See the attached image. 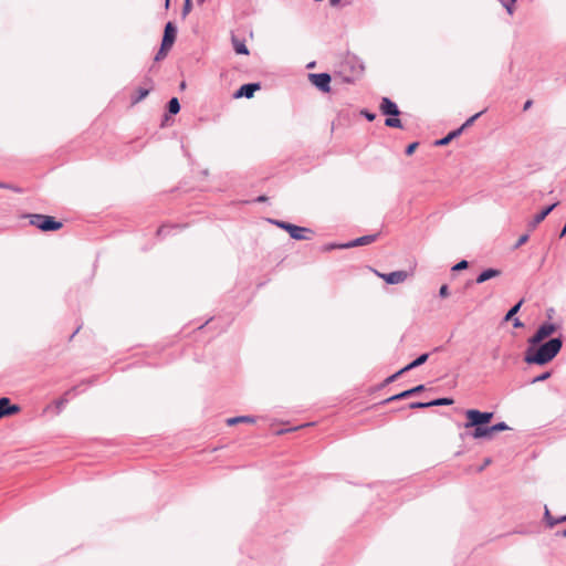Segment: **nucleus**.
Segmentation results:
<instances>
[{
	"label": "nucleus",
	"instance_id": "603ef678",
	"mask_svg": "<svg viewBox=\"0 0 566 566\" xmlns=\"http://www.w3.org/2000/svg\"><path fill=\"white\" fill-rule=\"evenodd\" d=\"M180 87H181V88H185V87H186V83H185V82H182V83L180 84Z\"/></svg>",
	"mask_w": 566,
	"mask_h": 566
},
{
	"label": "nucleus",
	"instance_id": "f704fd0d",
	"mask_svg": "<svg viewBox=\"0 0 566 566\" xmlns=\"http://www.w3.org/2000/svg\"><path fill=\"white\" fill-rule=\"evenodd\" d=\"M528 240V234H523L518 238V240L516 241V243L514 244V249H518L520 247H522L523 244H525Z\"/></svg>",
	"mask_w": 566,
	"mask_h": 566
},
{
	"label": "nucleus",
	"instance_id": "a211bd4d",
	"mask_svg": "<svg viewBox=\"0 0 566 566\" xmlns=\"http://www.w3.org/2000/svg\"><path fill=\"white\" fill-rule=\"evenodd\" d=\"M428 358H429V354L428 353L421 354L415 360H412L411 363L406 365L403 367V370H406V373H407V371H409L411 369H415V368L423 365L428 360Z\"/></svg>",
	"mask_w": 566,
	"mask_h": 566
},
{
	"label": "nucleus",
	"instance_id": "b1692460",
	"mask_svg": "<svg viewBox=\"0 0 566 566\" xmlns=\"http://www.w3.org/2000/svg\"><path fill=\"white\" fill-rule=\"evenodd\" d=\"M544 516H545V520L547 522V524L553 527L554 525L560 523V522H564L566 521V515L565 516H562L557 520H554L549 513V510L547 509V506L545 505V513H544Z\"/></svg>",
	"mask_w": 566,
	"mask_h": 566
},
{
	"label": "nucleus",
	"instance_id": "f257e3e1",
	"mask_svg": "<svg viewBox=\"0 0 566 566\" xmlns=\"http://www.w3.org/2000/svg\"><path fill=\"white\" fill-rule=\"evenodd\" d=\"M538 345V347L530 345L526 349L524 360L527 364L545 365L553 360L562 349L563 339L554 337Z\"/></svg>",
	"mask_w": 566,
	"mask_h": 566
},
{
	"label": "nucleus",
	"instance_id": "9b49d317",
	"mask_svg": "<svg viewBox=\"0 0 566 566\" xmlns=\"http://www.w3.org/2000/svg\"><path fill=\"white\" fill-rule=\"evenodd\" d=\"M388 284H399L407 280V271H394L386 274L377 273Z\"/></svg>",
	"mask_w": 566,
	"mask_h": 566
},
{
	"label": "nucleus",
	"instance_id": "49530a36",
	"mask_svg": "<svg viewBox=\"0 0 566 566\" xmlns=\"http://www.w3.org/2000/svg\"><path fill=\"white\" fill-rule=\"evenodd\" d=\"M0 188L8 189L9 186L7 184L0 182Z\"/></svg>",
	"mask_w": 566,
	"mask_h": 566
},
{
	"label": "nucleus",
	"instance_id": "412c9836",
	"mask_svg": "<svg viewBox=\"0 0 566 566\" xmlns=\"http://www.w3.org/2000/svg\"><path fill=\"white\" fill-rule=\"evenodd\" d=\"M75 390H76V388H75V387H74V388H72V389H70V390H69V391H66V392H65V394H64L60 399H57V400L55 401V408H56V412H57V413H60V412L63 410V408L65 407V405L69 402V398H67V396H69L70 394L75 392Z\"/></svg>",
	"mask_w": 566,
	"mask_h": 566
},
{
	"label": "nucleus",
	"instance_id": "de8ad7c7",
	"mask_svg": "<svg viewBox=\"0 0 566 566\" xmlns=\"http://www.w3.org/2000/svg\"><path fill=\"white\" fill-rule=\"evenodd\" d=\"M314 65H315V62H311V63H308V64H307V66H306V67H307V69H312V67H314Z\"/></svg>",
	"mask_w": 566,
	"mask_h": 566
},
{
	"label": "nucleus",
	"instance_id": "423d86ee",
	"mask_svg": "<svg viewBox=\"0 0 566 566\" xmlns=\"http://www.w3.org/2000/svg\"><path fill=\"white\" fill-rule=\"evenodd\" d=\"M308 80L319 91L327 93L331 91V75L328 73H310Z\"/></svg>",
	"mask_w": 566,
	"mask_h": 566
},
{
	"label": "nucleus",
	"instance_id": "c756f323",
	"mask_svg": "<svg viewBox=\"0 0 566 566\" xmlns=\"http://www.w3.org/2000/svg\"><path fill=\"white\" fill-rule=\"evenodd\" d=\"M170 49H165L164 44L161 43L159 51L155 55V61L164 60Z\"/></svg>",
	"mask_w": 566,
	"mask_h": 566
},
{
	"label": "nucleus",
	"instance_id": "58836bf2",
	"mask_svg": "<svg viewBox=\"0 0 566 566\" xmlns=\"http://www.w3.org/2000/svg\"><path fill=\"white\" fill-rule=\"evenodd\" d=\"M403 373H406V370H403V368H401L400 370H398L396 374L389 376L387 379H386V382H391V381H395L400 375H402Z\"/></svg>",
	"mask_w": 566,
	"mask_h": 566
},
{
	"label": "nucleus",
	"instance_id": "c9c22d12",
	"mask_svg": "<svg viewBox=\"0 0 566 566\" xmlns=\"http://www.w3.org/2000/svg\"><path fill=\"white\" fill-rule=\"evenodd\" d=\"M418 145L419 144L417 142L409 144L405 150L406 155H408V156L412 155L415 153V150L417 149Z\"/></svg>",
	"mask_w": 566,
	"mask_h": 566
},
{
	"label": "nucleus",
	"instance_id": "37998d69",
	"mask_svg": "<svg viewBox=\"0 0 566 566\" xmlns=\"http://www.w3.org/2000/svg\"><path fill=\"white\" fill-rule=\"evenodd\" d=\"M266 199H268V198H266L265 196H259V197L255 199V201H256V202H264V201H266Z\"/></svg>",
	"mask_w": 566,
	"mask_h": 566
},
{
	"label": "nucleus",
	"instance_id": "a19ab883",
	"mask_svg": "<svg viewBox=\"0 0 566 566\" xmlns=\"http://www.w3.org/2000/svg\"><path fill=\"white\" fill-rule=\"evenodd\" d=\"M513 326L516 328H520V327H523V323L518 318H515Z\"/></svg>",
	"mask_w": 566,
	"mask_h": 566
},
{
	"label": "nucleus",
	"instance_id": "2eb2a0df",
	"mask_svg": "<svg viewBox=\"0 0 566 566\" xmlns=\"http://www.w3.org/2000/svg\"><path fill=\"white\" fill-rule=\"evenodd\" d=\"M312 233V230L308 228L300 227L292 224L289 234L294 240H310V237L305 235L304 233Z\"/></svg>",
	"mask_w": 566,
	"mask_h": 566
},
{
	"label": "nucleus",
	"instance_id": "20e7f679",
	"mask_svg": "<svg viewBox=\"0 0 566 566\" xmlns=\"http://www.w3.org/2000/svg\"><path fill=\"white\" fill-rule=\"evenodd\" d=\"M30 223L38 229L48 232V231H56L62 228V222L56 221L51 216H44V214H29Z\"/></svg>",
	"mask_w": 566,
	"mask_h": 566
},
{
	"label": "nucleus",
	"instance_id": "393cba45",
	"mask_svg": "<svg viewBox=\"0 0 566 566\" xmlns=\"http://www.w3.org/2000/svg\"><path fill=\"white\" fill-rule=\"evenodd\" d=\"M523 304V301L521 300L520 302H517L514 306H512L509 312L505 314L504 316V321H511L516 314L517 312L520 311L521 306Z\"/></svg>",
	"mask_w": 566,
	"mask_h": 566
},
{
	"label": "nucleus",
	"instance_id": "ddd939ff",
	"mask_svg": "<svg viewBox=\"0 0 566 566\" xmlns=\"http://www.w3.org/2000/svg\"><path fill=\"white\" fill-rule=\"evenodd\" d=\"M559 205L558 201L552 203L551 206L545 207L541 212L534 216L533 220L530 221L528 228L530 230H534L545 218Z\"/></svg>",
	"mask_w": 566,
	"mask_h": 566
},
{
	"label": "nucleus",
	"instance_id": "ea45409f",
	"mask_svg": "<svg viewBox=\"0 0 566 566\" xmlns=\"http://www.w3.org/2000/svg\"><path fill=\"white\" fill-rule=\"evenodd\" d=\"M439 295H440V297H443V298H444V297H447V296H449V287H448V285L443 284V285L440 287V290H439Z\"/></svg>",
	"mask_w": 566,
	"mask_h": 566
},
{
	"label": "nucleus",
	"instance_id": "dca6fc26",
	"mask_svg": "<svg viewBox=\"0 0 566 566\" xmlns=\"http://www.w3.org/2000/svg\"><path fill=\"white\" fill-rule=\"evenodd\" d=\"M501 274V271L500 270H496V269H486L484 271H482L478 276H476V280L475 282L478 284H482L484 282H486L488 280H491L493 277H496Z\"/></svg>",
	"mask_w": 566,
	"mask_h": 566
},
{
	"label": "nucleus",
	"instance_id": "6e6552de",
	"mask_svg": "<svg viewBox=\"0 0 566 566\" xmlns=\"http://www.w3.org/2000/svg\"><path fill=\"white\" fill-rule=\"evenodd\" d=\"M176 35H177L176 25L171 21L167 22L165 25L164 36L161 40V43L164 44L165 49H171V46L174 45V43L176 41Z\"/></svg>",
	"mask_w": 566,
	"mask_h": 566
},
{
	"label": "nucleus",
	"instance_id": "cd10ccee",
	"mask_svg": "<svg viewBox=\"0 0 566 566\" xmlns=\"http://www.w3.org/2000/svg\"><path fill=\"white\" fill-rule=\"evenodd\" d=\"M270 222L275 224L276 227L285 230V231H290L291 227H292V223H289V222H285V221H281V220H272L270 219Z\"/></svg>",
	"mask_w": 566,
	"mask_h": 566
},
{
	"label": "nucleus",
	"instance_id": "39448f33",
	"mask_svg": "<svg viewBox=\"0 0 566 566\" xmlns=\"http://www.w3.org/2000/svg\"><path fill=\"white\" fill-rule=\"evenodd\" d=\"M557 329V326L553 323H544L542 324L535 334L528 338V344L532 346H537L541 344L545 338L549 337L552 334H554Z\"/></svg>",
	"mask_w": 566,
	"mask_h": 566
},
{
	"label": "nucleus",
	"instance_id": "3c124183",
	"mask_svg": "<svg viewBox=\"0 0 566 566\" xmlns=\"http://www.w3.org/2000/svg\"><path fill=\"white\" fill-rule=\"evenodd\" d=\"M562 536L566 538V528L562 532Z\"/></svg>",
	"mask_w": 566,
	"mask_h": 566
},
{
	"label": "nucleus",
	"instance_id": "2f4dec72",
	"mask_svg": "<svg viewBox=\"0 0 566 566\" xmlns=\"http://www.w3.org/2000/svg\"><path fill=\"white\" fill-rule=\"evenodd\" d=\"M429 407H431V405H429V401L428 402L416 401V402H411L409 405L410 409H424V408H429Z\"/></svg>",
	"mask_w": 566,
	"mask_h": 566
},
{
	"label": "nucleus",
	"instance_id": "a878e982",
	"mask_svg": "<svg viewBox=\"0 0 566 566\" xmlns=\"http://www.w3.org/2000/svg\"><path fill=\"white\" fill-rule=\"evenodd\" d=\"M483 114V111L482 112H479L476 114H474L473 116H471L470 118H468L458 129H461V133H463V130L468 127H470L471 125H473V123Z\"/></svg>",
	"mask_w": 566,
	"mask_h": 566
},
{
	"label": "nucleus",
	"instance_id": "bb28decb",
	"mask_svg": "<svg viewBox=\"0 0 566 566\" xmlns=\"http://www.w3.org/2000/svg\"><path fill=\"white\" fill-rule=\"evenodd\" d=\"M452 403H453V400L451 398H437V399L429 401V405H431V407L448 406V405H452Z\"/></svg>",
	"mask_w": 566,
	"mask_h": 566
},
{
	"label": "nucleus",
	"instance_id": "5701e85b",
	"mask_svg": "<svg viewBox=\"0 0 566 566\" xmlns=\"http://www.w3.org/2000/svg\"><path fill=\"white\" fill-rule=\"evenodd\" d=\"M149 92H150L149 88L139 87L136 92V95L132 96V104L139 103L142 99H144L149 94Z\"/></svg>",
	"mask_w": 566,
	"mask_h": 566
},
{
	"label": "nucleus",
	"instance_id": "e433bc0d",
	"mask_svg": "<svg viewBox=\"0 0 566 566\" xmlns=\"http://www.w3.org/2000/svg\"><path fill=\"white\" fill-rule=\"evenodd\" d=\"M191 10V0H185L182 8V17H186Z\"/></svg>",
	"mask_w": 566,
	"mask_h": 566
},
{
	"label": "nucleus",
	"instance_id": "09e8293b",
	"mask_svg": "<svg viewBox=\"0 0 566 566\" xmlns=\"http://www.w3.org/2000/svg\"><path fill=\"white\" fill-rule=\"evenodd\" d=\"M80 328H81V327H77V328L75 329V332L71 335L70 339H72V338L74 337V335H75L76 333H78Z\"/></svg>",
	"mask_w": 566,
	"mask_h": 566
},
{
	"label": "nucleus",
	"instance_id": "0eeeda50",
	"mask_svg": "<svg viewBox=\"0 0 566 566\" xmlns=\"http://www.w3.org/2000/svg\"><path fill=\"white\" fill-rule=\"evenodd\" d=\"M509 426L505 422H497L493 426H490L485 429H478L472 432V437L474 439H482V438H491L494 432H500L504 430H509Z\"/></svg>",
	"mask_w": 566,
	"mask_h": 566
},
{
	"label": "nucleus",
	"instance_id": "72a5a7b5",
	"mask_svg": "<svg viewBox=\"0 0 566 566\" xmlns=\"http://www.w3.org/2000/svg\"><path fill=\"white\" fill-rule=\"evenodd\" d=\"M174 227H170V226H161L158 230H157V235L158 237H165L169 231L170 229H172Z\"/></svg>",
	"mask_w": 566,
	"mask_h": 566
},
{
	"label": "nucleus",
	"instance_id": "4468645a",
	"mask_svg": "<svg viewBox=\"0 0 566 566\" xmlns=\"http://www.w3.org/2000/svg\"><path fill=\"white\" fill-rule=\"evenodd\" d=\"M20 411L18 405H11V401L7 397L0 398V419L7 416L14 415Z\"/></svg>",
	"mask_w": 566,
	"mask_h": 566
},
{
	"label": "nucleus",
	"instance_id": "aec40b11",
	"mask_svg": "<svg viewBox=\"0 0 566 566\" xmlns=\"http://www.w3.org/2000/svg\"><path fill=\"white\" fill-rule=\"evenodd\" d=\"M461 129H454L452 132H450L447 136H444L443 138L441 139H438L436 142V145L437 146H446L448 145L451 140H453L454 138L459 137L461 135Z\"/></svg>",
	"mask_w": 566,
	"mask_h": 566
},
{
	"label": "nucleus",
	"instance_id": "4c0bfd02",
	"mask_svg": "<svg viewBox=\"0 0 566 566\" xmlns=\"http://www.w3.org/2000/svg\"><path fill=\"white\" fill-rule=\"evenodd\" d=\"M361 115H364L368 122H373L376 118V114L367 109L361 111Z\"/></svg>",
	"mask_w": 566,
	"mask_h": 566
},
{
	"label": "nucleus",
	"instance_id": "1a4fd4ad",
	"mask_svg": "<svg viewBox=\"0 0 566 566\" xmlns=\"http://www.w3.org/2000/svg\"><path fill=\"white\" fill-rule=\"evenodd\" d=\"M378 238V234H368V235H363V237H359L355 240H352L349 242H346V243H342L338 245L339 249H349V248H355V247H361V245H367V244H370L373 242H375Z\"/></svg>",
	"mask_w": 566,
	"mask_h": 566
},
{
	"label": "nucleus",
	"instance_id": "4be33fe9",
	"mask_svg": "<svg viewBox=\"0 0 566 566\" xmlns=\"http://www.w3.org/2000/svg\"><path fill=\"white\" fill-rule=\"evenodd\" d=\"M167 109H168V113L171 114V115H176L179 113L180 111V103L178 101L177 97H172L169 99L168 104H167Z\"/></svg>",
	"mask_w": 566,
	"mask_h": 566
},
{
	"label": "nucleus",
	"instance_id": "7ed1b4c3",
	"mask_svg": "<svg viewBox=\"0 0 566 566\" xmlns=\"http://www.w3.org/2000/svg\"><path fill=\"white\" fill-rule=\"evenodd\" d=\"M381 113L388 116L385 120V125L394 128H402L401 120L395 118L400 114V111L395 102L388 97H382L379 106Z\"/></svg>",
	"mask_w": 566,
	"mask_h": 566
},
{
	"label": "nucleus",
	"instance_id": "f8f14e48",
	"mask_svg": "<svg viewBox=\"0 0 566 566\" xmlns=\"http://www.w3.org/2000/svg\"><path fill=\"white\" fill-rule=\"evenodd\" d=\"M423 390H424V385H418V386H416L413 388L407 389V390H405L402 392H399L397 395H394V396L385 399L382 401V403H389L391 401H397V400L406 399V398L415 396V395H417V394H419V392H421Z\"/></svg>",
	"mask_w": 566,
	"mask_h": 566
},
{
	"label": "nucleus",
	"instance_id": "5fc2aeb1",
	"mask_svg": "<svg viewBox=\"0 0 566 566\" xmlns=\"http://www.w3.org/2000/svg\"><path fill=\"white\" fill-rule=\"evenodd\" d=\"M199 2H203L205 0H198Z\"/></svg>",
	"mask_w": 566,
	"mask_h": 566
},
{
	"label": "nucleus",
	"instance_id": "8fccbe9b",
	"mask_svg": "<svg viewBox=\"0 0 566 566\" xmlns=\"http://www.w3.org/2000/svg\"><path fill=\"white\" fill-rule=\"evenodd\" d=\"M170 0H165V7L169 8Z\"/></svg>",
	"mask_w": 566,
	"mask_h": 566
},
{
	"label": "nucleus",
	"instance_id": "f03ea898",
	"mask_svg": "<svg viewBox=\"0 0 566 566\" xmlns=\"http://www.w3.org/2000/svg\"><path fill=\"white\" fill-rule=\"evenodd\" d=\"M465 428H474V430L485 429L488 428L486 424L490 423L493 418V412L480 411L478 409H468L465 411Z\"/></svg>",
	"mask_w": 566,
	"mask_h": 566
},
{
	"label": "nucleus",
	"instance_id": "9d476101",
	"mask_svg": "<svg viewBox=\"0 0 566 566\" xmlns=\"http://www.w3.org/2000/svg\"><path fill=\"white\" fill-rule=\"evenodd\" d=\"M261 88L260 83H247L240 86L238 91L233 94L234 98H251L254 93Z\"/></svg>",
	"mask_w": 566,
	"mask_h": 566
},
{
	"label": "nucleus",
	"instance_id": "864d4df0",
	"mask_svg": "<svg viewBox=\"0 0 566 566\" xmlns=\"http://www.w3.org/2000/svg\"><path fill=\"white\" fill-rule=\"evenodd\" d=\"M490 463V459H488L485 462H484V465H488Z\"/></svg>",
	"mask_w": 566,
	"mask_h": 566
},
{
	"label": "nucleus",
	"instance_id": "a18cd8bd",
	"mask_svg": "<svg viewBox=\"0 0 566 566\" xmlns=\"http://www.w3.org/2000/svg\"><path fill=\"white\" fill-rule=\"evenodd\" d=\"M338 245L339 244H329L328 247H326V250L339 249Z\"/></svg>",
	"mask_w": 566,
	"mask_h": 566
},
{
	"label": "nucleus",
	"instance_id": "6ab92c4d",
	"mask_svg": "<svg viewBox=\"0 0 566 566\" xmlns=\"http://www.w3.org/2000/svg\"><path fill=\"white\" fill-rule=\"evenodd\" d=\"M226 422L228 426H234V424L241 423V422L254 423L255 418L251 417V416H238V417L228 418Z\"/></svg>",
	"mask_w": 566,
	"mask_h": 566
},
{
	"label": "nucleus",
	"instance_id": "c03bdc74",
	"mask_svg": "<svg viewBox=\"0 0 566 566\" xmlns=\"http://www.w3.org/2000/svg\"><path fill=\"white\" fill-rule=\"evenodd\" d=\"M340 1H342V0H329V4H331L332 7H335V6L339 4V3H340Z\"/></svg>",
	"mask_w": 566,
	"mask_h": 566
},
{
	"label": "nucleus",
	"instance_id": "473e14b6",
	"mask_svg": "<svg viewBox=\"0 0 566 566\" xmlns=\"http://www.w3.org/2000/svg\"><path fill=\"white\" fill-rule=\"evenodd\" d=\"M468 266H469V262L467 260H462L452 266V271L465 270V269H468Z\"/></svg>",
	"mask_w": 566,
	"mask_h": 566
},
{
	"label": "nucleus",
	"instance_id": "c85d7f7f",
	"mask_svg": "<svg viewBox=\"0 0 566 566\" xmlns=\"http://www.w3.org/2000/svg\"><path fill=\"white\" fill-rule=\"evenodd\" d=\"M516 2V0H509V1H503L502 0V4L504 6L506 12L512 15L514 13V3Z\"/></svg>",
	"mask_w": 566,
	"mask_h": 566
},
{
	"label": "nucleus",
	"instance_id": "f3484780",
	"mask_svg": "<svg viewBox=\"0 0 566 566\" xmlns=\"http://www.w3.org/2000/svg\"><path fill=\"white\" fill-rule=\"evenodd\" d=\"M231 42L233 45V50L235 51L237 54H249V50L245 45L244 40H240L237 36L232 35Z\"/></svg>",
	"mask_w": 566,
	"mask_h": 566
},
{
	"label": "nucleus",
	"instance_id": "79ce46f5",
	"mask_svg": "<svg viewBox=\"0 0 566 566\" xmlns=\"http://www.w3.org/2000/svg\"><path fill=\"white\" fill-rule=\"evenodd\" d=\"M532 104H533V103H532V101H531V99L526 101V102H525V104H524V106H523V109H524V111H527V109L532 106Z\"/></svg>",
	"mask_w": 566,
	"mask_h": 566
},
{
	"label": "nucleus",
	"instance_id": "7c9ffc66",
	"mask_svg": "<svg viewBox=\"0 0 566 566\" xmlns=\"http://www.w3.org/2000/svg\"><path fill=\"white\" fill-rule=\"evenodd\" d=\"M552 373L551 371H545L538 376H536L533 380H532V384H536V382H542V381H545L546 379H548L551 377Z\"/></svg>",
	"mask_w": 566,
	"mask_h": 566
}]
</instances>
